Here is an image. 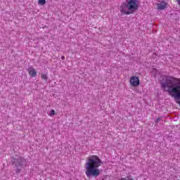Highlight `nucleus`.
Segmentation results:
<instances>
[{
	"label": "nucleus",
	"instance_id": "nucleus-1",
	"mask_svg": "<svg viewBox=\"0 0 180 180\" xmlns=\"http://www.w3.org/2000/svg\"><path fill=\"white\" fill-rule=\"evenodd\" d=\"M162 88L168 92L174 99H180V78L167 77L165 82L162 83ZM180 105V101H176Z\"/></svg>",
	"mask_w": 180,
	"mask_h": 180
},
{
	"label": "nucleus",
	"instance_id": "nucleus-2",
	"mask_svg": "<svg viewBox=\"0 0 180 180\" xmlns=\"http://www.w3.org/2000/svg\"><path fill=\"white\" fill-rule=\"evenodd\" d=\"M102 165V160L96 155H90L86 158L85 163V174L87 178L91 176H99L101 171L99 167Z\"/></svg>",
	"mask_w": 180,
	"mask_h": 180
},
{
	"label": "nucleus",
	"instance_id": "nucleus-3",
	"mask_svg": "<svg viewBox=\"0 0 180 180\" xmlns=\"http://www.w3.org/2000/svg\"><path fill=\"white\" fill-rule=\"evenodd\" d=\"M125 7L129 11L131 15L137 12L140 7L139 0H127V4H125Z\"/></svg>",
	"mask_w": 180,
	"mask_h": 180
},
{
	"label": "nucleus",
	"instance_id": "nucleus-4",
	"mask_svg": "<svg viewBox=\"0 0 180 180\" xmlns=\"http://www.w3.org/2000/svg\"><path fill=\"white\" fill-rule=\"evenodd\" d=\"M129 82L131 86H139V85H140V79L137 76H132L130 79Z\"/></svg>",
	"mask_w": 180,
	"mask_h": 180
},
{
	"label": "nucleus",
	"instance_id": "nucleus-5",
	"mask_svg": "<svg viewBox=\"0 0 180 180\" xmlns=\"http://www.w3.org/2000/svg\"><path fill=\"white\" fill-rule=\"evenodd\" d=\"M157 10L158 11H164V9H166L167 6H168V4H167L166 1H158L157 4Z\"/></svg>",
	"mask_w": 180,
	"mask_h": 180
},
{
	"label": "nucleus",
	"instance_id": "nucleus-6",
	"mask_svg": "<svg viewBox=\"0 0 180 180\" xmlns=\"http://www.w3.org/2000/svg\"><path fill=\"white\" fill-rule=\"evenodd\" d=\"M29 75L32 77V78H36L37 75V71H36V69L33 68V67H30L27 70Z\"/></svg>",
	"mask_w": 180,
	"mask_h": 180
},
{
	"label": "nucleus",
	"instance_id": "nucleus-7",
	"mask_svg": "<svg viewBox=\"0 0 180 180\" xmlns=\"http://www.w3.org/2000/svg\"><path fill=\"white\" fill-rule=\"evenodd\" d=\"M126 4H123L120 6V13L122 15H131L129 10H126Z\"/></svg>",
	"mask_w": 180,
	"mask_h": 180
},
{
	"label": "nucleus",
	"instance_id": "nucleus-8",
	"mask_svg": "<svg viewBox=\"0 0 180 180\" xmlns=\"http://www.w3.org/2000/svg\"><path fill=\"white\" fill-rule=\"evenodd\" d=\"M24 161H25V159L22 158H19L18 159L14 160V164L15 167H22L23 165Z\"/></svg>",
	"mask_w": 180,
	"mask_h": 180
},
{
	"label": "nucleus",
	"instance_id": "nucleus-9",
	"mask_svg": "<svg viewBox=\"0 0 180 180\" xmlns=\"http://www.w3.org/2000/svg\"><path fill=\"white\" fill-rule=\"evenodd\" d=\"M37 4L39 6H44L46 5V0H37Z\"/></svg>",
	"mask_w": 180,
	"mask_h": 180
},
{
	"label": "nucleus",
	"instance_id": "nucleus-10",
	"mask_svg": "<svg viewBox=\"0 0 180 180\" xmlns=\"http://www.w3.org/2000/svg\"><path fill=\"white\" fill-rule=\"evenodd\" d=\"M41 79L46 82H47V80L49 79V77L47 76V74H44V73H42L41 75Z\"/></svg>",
	"mask_w": 180,
	"mask_h": 180
},
{
	"label": "nucleus",
	"instance_id": "nucleus-11",
	"mask_svg": "<svg viewBox=\"0 0 180 180\" xmlns=\"http://www.w3.org/2000/svg\"><path fill=\"white\" fill-rule=\"evenodd\" d=\"M56 115V110H51L49 114V116H54Z\"/></svg>",
	"mask_w": 180,
	"mask_h": 180
},
{
	"label": "nucleus",
	"instance_id": "nucleus-12",
	"mask_svg": "<svg viewBox=\"0 0 180 180\" xmlns=\"http://www.w3.org/2000/svg\"><path fill=\"white\" fill-rule=\"evenodd\" d=\"M161 120V117H158L155 121V123H158V122H160Z\"/></svg>",
	"mask_w": 180,
	"mask_h": 180
},
{
	"label": "nucleus",
	"instance_id": "nucleus-13",
	"mask_svg": "<svg viewBox=\"0 0 180 180\" xmlns=\"http://www.w3.org/2000/svg\"><path fill=\"white\" fill-rule=\"evenodd\" d=\"M177 4L179 5V6H180V0H176Z\"/></svg>",
	"mask_w": 180,
	"mask_h": 180
},
{
	"label": "nucleus",
	"instance_id": "nucleus-14",
	"mask_svg": "<svg viewBox=\"0 0 180 180\" xmlns=\"http://www.w3.org/2000/svg\"><path fill=\"white\" fill-rule=\"evenodd\" d=\"M61 60H65V56H63L61 57Z\"/></svg>",
	"mask_w": 180,
	"mask_h": 180
}]
</instances>
